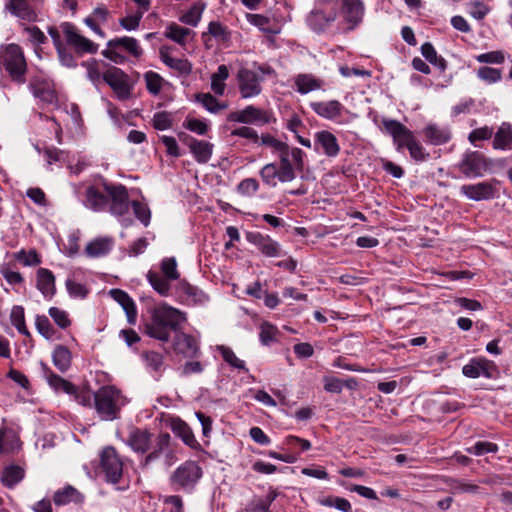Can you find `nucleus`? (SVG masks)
<instances>
[{
    "mask_svg": "<svg viewBox=\"0 0 512 512\" xmlns=\"http://www.w3.org/2000/svg\"><path fill=\"white\" fill-rule=\"evenodd\" d=\"M136 218L141 221L144 226H148L151 219L150 209L146 204L139 201H133L131 203Z\"/></svg>",
    "mask_w": 512,
    "mask_h": 512,
    "instance_id": "nucleus-57",
    "label": "nucleus"
},
{
    "mask_svg": "<svg viewBox=\"0 0 512 512\" xmlns=\"http://www.w3.org/2000/svg\"><path fill=\"white\" fill-rule=\"evenodd\" d=\"M248 21L258 27L261 31L269 34H278V29H273L270 27V20L266 16L260 14H248Z\"/></svg>",
    "mask_w": 512,
    "mask_h": 512,
    "instance_id": "nucleus-50",
    "label": "nucleus"
},
{
    "mask_svg": "<svg viewBox=\"0 0 512 512\" xmlns=\"http://www.w3.org/2000/svg\"><path fill=\"white\" fill-rule=\"evenodd\" d=\"M101 468L106 480L118 483L123 474V462L113 447H106L101 454Z\"/></svg>",
    "mask_w": 512,
    "mask_h": 512,
    "instance_id": "nucleus-11",
    "label": "nucleus"
},
{
    "mask_svg": "<svg viewBox=\"0 0 512 512\" xmlns=\"http://www.w3.org/2000/svg\"><path fill=\"white\" fill-rule=\"evenodd\" d=\"M187 305H205L209 296L199 288L185 283L181 287Z\"/></svg>",
    "mask_w": 512,
    "mask_h": 512,
    "instance_id": "nucleus-33",
    "label": "nucleus"
},
{
    "mask_svg": "<svg viewBox=\"0 0 512 512\" xmlns=\"http://www.w3.org/2000/svg\"><path fill=\"white\" fill-rule=\"evenodd\" d=\"M310 107L319 117L330 121H337L344 110V106L338 100L311 102Z\"/></svg>",
    "mask_w": 512,
    "mask_h": 512,
    "instance_id": "nucleus-16",
    "label": "nucleus"
},
{
    "mask_svg": "<svg viewBox=\"0 0 512 512\" xmlns=\"http://www.w3.org/2000/svg\"><path fill=\"white\" fill-rule=\"evenodd\" d=\"M383 126L385 131L392 136L398 151L407 148L415 139L413 132L397 120L384 119Z\"/></svg>",
    "mask_w": 512,
    "mask_h": 512,
    "instance_id": "nucleus-12",
    "label": "nucleus"
},
{
    "mask_svg": "<svg viewBox=\"0 0 512 512\" xmlns=\"http://www.w3.org/2000/svg\"><path fill=\"white\" fill-rule=\"evenodd\" d=\"M296 90L300 94H307L312 91L320 90L324 86V80L317 78L313 74H298L294 80Z\"/></svg>",
    "mask_w": 512,
    "mask_h": 512,
    "instance_id": "nucleus-26",
    "label": "nucleus"
},
{
    "mask_svg": "<svg viewBox=\"0 0 512 512\" xmlns=\"http://www.w3.org/2000/svg\"><path fill=\"white\" fill-rule=\"evenodd\" d=\"M108 199L102 194L99 190H97L94 186H89L86 189V207L94 210V211H102L107 206Z\"/></svg>",
    "mask_w": 512,
    "mask_h": 512,
    "instance_id": "nucleus-34",
    "label": "nucleus"
},
{
    "mask_svg": "<svg viewBox=\"0 0 512 512\" xmlns=\"http://www.w3.org/2000/svg\"><path fill=\"white\" fill-rule=\"evenodd\" d=\"M161 271L169 280H177L179 278V272L177 270V263L175 258H165L161 262Z\"/></svg>",
    "mask_w": 512,
    "mask_h": 512,
    "instance_id": "nucleus-59",
    "label": "nucleus"
},
{
    "mask_svg": "<svg viewBox=\"0 0 512 512\" xmlns=\"http://www.w3.org/2000/svg\"><path fill=\"white\" fill-rule=\"evenodd\" d=\"M60 27L67 44L71 46L78 55L85 53L95 54L98 51V45L81 35L74 24L64 22Z\"/></svg>",
    "mask_w": 512,
    "mask_h": 512,
    "instance_id": "nucleus-8",
    "label": "nucleus"
},
{
    "mask_svg": "<svg viewBox=\"0 0 512 512\" xmlns=\"http://www.w3.org/2000/svg\"><path fill=\"white\" fill-rule=\"evenodd\" d=\"M421 53L429 63L436 66L440 71L443 72L446 70V60L443 57L437 55L434 46L430 42H426L421 46Z\"/></svg>",
    "mask_w": 512,
    "mask_h": 512,
    "instance_id": "nucleus-38",
    "label": "nucleus"
},
{
    "mask_svg": "<svg viewBox=\"0 0 512 512\" xmlns=\"http://www.w3.org/2000/svg\"><path fill=\"white\" fill-rule=\"evenodd\" d=\"M173 349L176 353L182 354L184 357L192 358L197 356L199 346L197 340L186 333L176 332Z\"/></svg>",
    "mask_w": 512,
    "mask_h": 512,
    "instance_id": "nucleus-19",
    "label": "nucleus"
},
{
    "mask_svg": "<svg viewBox=\"0 0 512 512\" xmlns=\"http://www.w3.org/2000/svg\"><path fill=\"white\" fill-rule=\"evenodd\" d=\"M142 17L141 12H134L131 15L121 18L119 24L127 31L136 30L139 27Z\"/></svg>",
    "mask_w": 512,
    "mask_h": 512,
    "instance_id": "nucleus-64",
    "label": "nucleus"
},
{
    "mask_svg": "<svg viewBox=\"0 0 512 512\" xmlns=\"http://www.w3.org/2000/svg\"><path fill=\"white\" fill-rule=\"evenodd\" d=\"M192 34H194L192 30L179 26L175 23L168 25L165 31V36L168 39H171L182 46L185 45L187 37Z\"/></svg>",
    "mask_w": 512,
    "mask_h": 512,
    "instance_id": "nucleus-40",
    "label": "nucleus"
},
{
    "mask_svg": "<svg viewBox=\"0 0 512 512\" xmlns=\"http://www.w3.org/2000/svg\"><path fill=\"white\" fill-rule=\"evenodd\" d=\"M94 407L102 420L112 421L118 418L126 398L114 386H103L93 394Z\"/></svg>",
    "mask_w": 512,
    "mask_h": 512,
    "instance_id": "nucleus-2",
    "label": "nucleus"
},
{
    "mask_svg": "<svg viewBox=\"0 0 512 512\" xmlns=\"http://www.w3.org/2000/svg\"><path fill=\"white\" fill-rule=\"evenodd\" d=\"M147 278L153 289L157 291L161 296L169 295L171 289L169 279L162 277L160 274L152 271L148 272Z\"/></svg>",
    "mask_w": 512,
    "mask_h": 512,
    "instance_id": "nucleus-41",
    "label": "nucleus"
},
{
    "mask_svg": "<svg viewBox=\"0 0 512 512\" xmlns=\"http://www.w3.org/2000/svg\"><path fill=\"white\" fill-rule=\"evenodd\" d=\"M23 477L24 470L17 465H11L3 470L1 481L4 486L13 488L23 479Z\"/></svg>",
    "mask_w": 512,
    "mask_h": 512,
    "instance_id": "nucleus-36",
    "label": "nucleus"
},
{
    "mask_svg": "<svg viewBox=\"0 0 512 512\" xmlns=\"http://www.w3.org/2000/svg\"><path fill=\"white\" fill-rule=\"evenodd\" d=\"M264 255L268 257H278L281 255L280 245L268 237L258 248Z\"/></svg>",
    "mask_w": 512,
    "mask_h": 512,
    "instance_id": "nucleus-61",
    "label": "nucleus"
},
{
    "mask_svg": "<svg viewBox=\"0 0 512 512\" xmlns=\"http://www.w3.org/2000/svg\"><path fill=\"white\" fill-rule=\"evenodd\" d=\"M105 190L111 198L110 212L115 216H123L129 211V195L123 185H106Z\"/></svg>",
    "mask_w": 512,
    "mask_h": 512,
    "instance_id": "nucleus-13",
    "label": "nucleus"
},
{
    "mask_svg": "<svg viewBox=\"0 0 512 512\" xmlns=\"http://www.w3.org/2000/svg\"><path fill=\"white\" fill-rule=\"evenodd\" d=\"M259 182L255 178H245L237 185V192L245 197H252L259 190Z\"/></svg>",
    "mask_w": 512,
    "mask_h": 512,
    "instance_id": "nucleus-49",
    "label": "nucleus"
},
{
    "mask_svg": "<svg viewBox=\"0 0 512 512\" xmlns=\"http://www.w3.org/2000/svg\"><path fill=\"white\" fill-rule=\"evenodd\" d=\"M228 120L245 124H269L276 121L272 112L259 109L253 105H249L240 111L231 112L228 115Z\"/></svg>",
    "mask_w": 512,
    "mask_h": 512,
    "instance_id": "nucleus-10",
    "label": "nucleus"
},
{
    "mask_svg": "<svg viewBox=\"0 0 512 512\" xmlns=\"http://www.w3.org/2000/svg\"><path fill=\"white\" fill-rule=\"evenodd\" d=\"M52 360L58 370L65 372L71 366L72 355L67 347L58 345L53 351Z\"/></svg>",
    "mask_w": 512,
    "mask_h": 512,
    "instance_id": "nucleus-35",
    "label": "nucleus"
},
{
    "mask_svg": "<svg viewBox=\"0 0 512 512\" xmlns=\"http://www.w3.org/2000/svg\"><path fill=\"white\" fill-rule=\"evenodd\" d=\"M10 319L12 325L17 329L19 333H21L24 336L30 337V332L28 331L25 324L24 309L21 306L13 307Z\"/></svg>",
    "mask_w": 512,
    "mask_h": 512,
    "instance_id": "nucleus-43",
    "label": "nucleus"
},
{
    "mask_svg": "<svg viewBox=\"0 0 512 512\" xmlns=\"http://www.w3.org/2000/svg\"><path fill=\"white\" fill-rule=\"evenodd\" d=\"M477 76L481 80H483L489 84H492V83H496L501 80L502 73H501V70H499V69L484 66V67H480L478 69Z\"/></svg>",
    "mask_w": 512,
    "mask_h": 512,
    "instance_id": "nucleus-55",
    "label": "nucleus"
},
{
    "mask_svg": "<svg viewBox=\"0 0 512 512\" xmlns=\"http://www.w3.org/2000/svg\"><path fill=\"white\" fill-rule=\"evenodd\" d=\"M84 496L73 486L67 485L57 490L53 495V502L57 506H63L70 503L81 504Z\"/></svg>",
    "mask_w": 512,
    "mask_h": 512,
    "instance_id": "nucleus-25",
    "label": "nucleus"
},
{
    "mask_svg": "<svg viewBox=\"0 0 512 512\" xmlns=\"http://www.w3.org/2000/svg\"><path fill=\"white\" fill-rule=\"evenodd\" d=\"M147 369L156 373H162L164 370V358L163 355L155 351H146L141 354Z\"/></svg>",
    "mask_w": 512,
    "mask_h": 512,
    "instance_id": "nucleus-39",
    "label": "nucleus"
},
{
    "mask_svg": "<svg viewBox=\"0 0 512 512\" xmlns=\"http://www.w3.org/2000/svg\"><path fill=\"white\" fill-rule=\"evenodd\" d=\"M240 95L244 99L256 97L261 94V83L264 80L257 71L250 68H240L236 75Z\"/></svg>",
    "mask_w": 512,
    "mask_h": 512,
    "instance_id": "nucleus-6",
    "label": "nucleus"
},
{
    "mask_svg": "<svg viewBox=\"0 0 512 512\" xmlns=\"http://www.w3.org/2000/svg\"><path fill=\"white\" fill-rule=\"evenodd\" d=\"M466 451L469 454L481 456L486 453H496L498 451V446L492 442L479 441L474 446L467 448Z\"/></svg>",
    "mask_w": 512,
    "mask_h": 512,
    "instance_id": "nucleus-58",
    "label": "nucleus"
},
{
    "mask_svg": "<svg viewBox=\"0 0 512 512\" xmlns=\"http://www.w3.org/2000/svg\"><path fill=\"white\" fill-rule=\"evenodd\" d=\"M458 168L466 178H478L489 170L490 163L482 153L470 151L462 156Z\"/></svg>",
    "mask_w": 512,
    "mask_h": 512,
    "instance_id": "nucleus-7",
    "label": "nucleus"
},
{
    "mask_svg": "<svg viewBox=\"0 0 512 512\" xmlns=\"http://www.w3.org/2000/svg\"><path fill=\"white\" fill-rule=\"evenodd\" d=\"M489 367L490 362L488 360L483 358L473 359L463 367L462 372L469 378L490 377Z\"/></svg>",
    "mask_w": 512,
    "mask_h": 512,
    "instance_id": "nucleus-32",
    "label": "nucleus"
},
{
    "mask_svg": "<svg viewBox=\"0 0 512 512\" xmlns=\"http://www.w3.org/2000/svg\"><path fill=\"white\" fill-rule=\"evenodd\" d=\"M109 294L124 309L128 322L130 324H134L136 321L137 310L133 299L121 289H111Z\"/></svg>",
    "mask_w": 512,
    "mask_h": 512,
    "instance_id": "nucleus-23",
    "label": "nucleus"
},
{
    "mask_svg": "<svg viewBox=\"0 0 512 512\" xmlns=\"http://www.w3.org/2000/svg\"><path fill=\"white\" fill-rule=\"evenodd\" d=\"M171 436L168 433H161L156 438V445L153 450L148 453L141 465L144 467L149 466L152 462L158 460L161 454L166 453L167 457L173 458V453L170 451Z\"/></svg>",
    "mask_w": 512,
    "mask_h": 512,
    "instance_id": "nucleus-21",
    "label": "nucleus"
},
{
    "mask_svg": "<svg viewBox=\"0 0 512 512\" xmlns=\"http://www.w3.org/2000/svg\"><path fill=\"white\" fill-rule=\"evenodd\" d=\"M313 147L316 152L330 158H335L340 152L338 139L328 130H321L314 134Z\"/></svg>",
    "mask_w": 512,
    "mask_h": 512,
    "instance_id": "nucleus-14",
    "label": "nucleus"
},
{
    "mask_svg": "<svg viewBox=\"0 0 512 512\" xmlns=\"http://www.w3.org/2000/svg\"><path fill=\"white\" fill-rule=\"evenodd\" d=\"M171 429L174 434L182 439V441L190 448L197 449L199 443L196 440L191 428L180 418L173 419Z\"/></svg>",
    "mask_w": 512,
    "mask_h": 512,
    "instance_id": "nucleus-29",
    "label": "nucleus"
},
{
    "mask_svg": "<svg viewBox=\"0 0 512 512\" xmlns=\"http://www.w3.org/2000/svg\"><path fill=\"white\" fill-rule=\"evenodd\" d=\"M185 321V313L167 304H161L151 311V319L145 324V332L152 338L168 342L170 333L177 332Z\"/></svg>",
    "mask_w": 512,
    "mask_h": 512,
    "instance_id": "nucleus-1",
    "label": "nucleus"
},
{
    "mask_svg": "<svg viewBox=\"0 0 512 512\" xmlns=\"http://www.w3.org/2000/svg\"><path fill=\"white\" fill-rule=\"evenodd\" d=\"M152 434L145 429L132 428L126 444L136 453L145 454L151 448Z\"/></svg>",
    "mask_w": 512,
    "mask_h": 512,
    "instance_id": "nucleus-17",
    "label": "nucleus"
},
{
    "mask_svg": "<svg viewBox=\"0 0 512 512\" xmlns=\"http://www.w3.org/2000/svg\"><path fill=\"white\" fill-rule=\"evenodd\" d=\"M113 247V240L110 237L97 238L89 242L85 247V253L91 258H98L107 255Z\"/></svg>",
    "mask_w": 512,
    "mask_h": 512,
    "instance_id": "nucleus-30",
    "label": "nucleus"
},
{
    "mask_svg": "<svg viewBox=\"0 0 512 512\" xmlns=\"http://www.w3.org/2000/svg\"><path fill=\"white\" fill-rule=\"evenodd\" d=\"M225 362L231 367L239 370H246L245 362L239 359L230 347L220 345L217 347Z\"/></svg>",
    "mask_w": 512,
    "mask_h": 512,
    "instance_id": "nucleus-47",
    "label": "nucleus"
},
{
    "mask_svg": "<svg viewBox=\"0 0 512 512\" xmlns=\"http://www.w3.org/2000/svg\"><path fill=\"white\" fill-rule=\"evenodd\" d=\"M35 327L38 333L42 335L45 339L51 340L54 338L56 331L47 316L36 315Z\"/></svg>",
    "mask_w": 512,
    "mask_h": 512,
    "instance_id": "nucleus-44",
    "label": "nucleus"
},
{
    "mask_svg": "<svg viewBox=\"0 0 512 512\" xmlns=\"http://www.w3.org/2000/svg\"><path fill=\"white\" fill-rule=\"evenodd\" d=\"M196 100L201 103L206 110L211 113H218L221 110L227 108L225 103H220L213 95L210 93H199L196 95Z\"/></svg>",
    "mask_w": 512,
    "mask_h": 512,
    "instance_id": "nucleus-42",
    "label": "nucleus"
},
{
    "mask_svg": "<svg viewBox=\"0 0 512 512\" xmlns=\"http://www.w3.org/2000/svg\"><path fill=\"white\" fill-rule=\"evenodd\" d=\"M319 503L322 506L326 507H334L339 511L342 512H352V506L350 502L342 497L337 496H327L324 498L319 499Z\"/></svg>",
    "mask_w": 512,
    "mask_h": 512,
    "instance_id": "nucleus-46",
    "label": "nucleus"
},
{
    "mask_svg": "<svg viewBox=\"0 0 512 512\" xmlns=\"http://www.w3.org/2000/svg\"><path fill=\"white\" fill-rule=\"evenodd\" d=\"M172 51L173 47L171 46H162L160 48L159 54L162 62L181 74H189L192 70L191 63L187 59L173 57L171 55Z\"/></svg>",
    "mask_w": 512,
    "mask_h": 512,
    "instance_id": "nucleus-22",
    "label": "nucleus"
},
{
    "mask_svg": "<svg viewBox=\"0 0 512 512\" xmlns=\"http://www.w3.org/2000/svg\"><path fill=\"white\" fill-rule=\"evenodd\" d=\"M82 66L86 68L88 79L94 84L98 85L103 80V73L99 69V63L97 60H89L82 63Z\"/></svg>",
    "mask_w": 512,
    "mask_h": 512,
    "instance_id": "nucleus-52",
    "label": "nucleus"
},
{
    "mask_svg": "<svg viewBox=\"0 0 512 512\" xmlns=\"http://www.w3.org/2000/svg\"><path fill=\"white\" fill-rule=\"evenodd\" d=\"M47 381L55 390H62L67 394L76 393V386L74 384L52 372L47 376Z\"/></svg>",
    "mask_w": 512,
    "mask_h": 512,
    "instance_id": "nucleus-45",
    "label": "nucleus"
},
{
    "mask_svg": "<svg viewBox=\"0 0 512 512\" xmlns=\"http://www.w3.org/2000/svg\"><path fill=\"white\" fill-rule=\"evenodd\" d=\"M449 486L454 493L476 494L479 492L478 485L465 482L464 480L450 479Z\"/></svg>",
    "mask_w": 512,
    "mask_h": 512,
    "instance_id": "nucleus-53",
    "label": "nucleus"
},
{
    "mask_svg": "<svg viewBox=\"0 0 512 512\" xmlns=\"http://www.w3.org/2000/svg\"><path fill=\"white\" fill-rule=\"evenodd\" d=\"M48 314L53 319L55 324L61 329H66L71 325L69 314L63 309L58 307H51L48 310Z\"/></svg>",
    "mask_w": 512,
    "mask_h": 512,
    "instance_id": "nucleus-51",
    "label": "nucleus"
},
{
    "mask_svg": "<svg viewBox=\"0 0 512 512\" xmlns=\"http://www.w3.org/2000/svg\"><path fill=\"white\" fill-rule=\"evenodd\" d=\"M190 152L199 164H206L212 157L214 145L204 140H198L185 135L184 140Z\"/></svg>",
    "mask_w": 512,
    "mask_h": 512,
    "instance_id": "nucleus-18",
    "label": "nucleus"
},
{
    "mask_svg": "<svg viewBox=\"0 0 512 512\" xmlns=\"http://www.w3.org/2000/svg\"><path fill=\"white\" fill-rule=\"evenodd\" d=\"M342 15L347 23L350 24V29L355 28L363 18L364 4L361 0H343Z\"/></svg>",
    "mask_w": 512,
    "mask_h": 512,
    "instance_id": "nucleus-20",
    "label": "nucleus"
},
{
    "mask_svg": "<svg viewBox=\"0 0 512 512\" xmlns=\"http://www.w3.org/2000/svg\"><path fill=\"white\" fill-rule=\"evenodd\" d=\"M144 79L146 82L147 90L151 94L157 95L161 91L163 78L159 74L153 71H149L145 73Z\"/></svg>",
    "mask_w": 512,
    "mask_h": 512,
    "instance_id": "nucleus-54",
    "label": "nucleus"
},
{
    "mask_svg": "<svg viewBox=\"0 0 512 512\" xmlns=\"http://www.w3.org/2000/svg\"><path fill=\"white\" fill-rule=\"evenodd\" d=\"M37 288L46 298H52L55 294V278L53 273L45 268L37 271Z\"/></svg>",
    "mask_w": 512,
    "mask_h": 512,
    "instance_id": "nucleus-28",
    "label": "nucleus"
},
{
    "mask_svg": "<svg viewBox=\"0 0 512 512\" xmlns=\"http://www.w3.org/2000/svg\"><path fill=\"white\" fill-rule=\"evenodd\" d=\"M33 95L47 104L57 102V95L51 83L45 80L35 79L30 84Z\"/></svg>",
    "mask_w": 512,
    "mask_h": 512,
    "instance_id": "nucleus-24",
    "label": "nucleus"
},
{
    "mask_svg": "<svg viewBox=\"0 0 512 512\" xmlns=\"http://www.w3.org/2000/svg\"><path fill=\"white\" fill-rule=\"evenodd\" d=\"M278 170L275 163H268L264 165L259 171L262 181L271 187H276L278 180Z\"/></svg>",
    "mask_w": 512,
    "mask_h": 512,
    "instance_id": "nucleus-48",
    "label": "nucleus"
},
{
    "mask_svg": "<svg viewBox=\"0 0 512 512\" xmlns=\"http://www.w3.org/2000/svg\"><path fill=\"white\" fill-rule=\"evenodd\" d=\"M5 9L22 19L29 20L32 16V11L27 0H7Z\"/></svg>",
    "mask_w": 512,
    "mask_h": 512,
    "instance_id": "nucleus-37",
    "label": "nucleus"
},
{
    "mask_svg": "<svg viewBox=\"0 0 512 512\" xmlns=\"http://www.w3.org/2000/svg\"><path fill=\"white\" fill-rule=\"evenodd\" d=\"M66 288L69 295L74 298H85L88 294V289L83 284L72 279L66 280Z\"/></svg>",
    "mask_w": 512,
    "mask_h": 512,
    "instance_id": "nucleus-63",
    "label": "nucleus"
},
{
    "mask_svg": "<svg viewBox=\"0 0 512 512\" xmlns=\"http://www.w3.org/2000/svg\"><path fill=\"white\" fill-rule=\"evenodd\" d=\"M423 134L432 145H442L447 143L451 138V132L446 127L437 124H428L423 130Z\"/></svg>",
    "mask_w": 512,
    "mask_h": 512,
    "instance_id": "nucleus-27",
    "label": "nucleus"
},
{
    "mask_svg": "<svg viewBox=\"0 0 512 512\" xmlns=\"http://www.w3.org/2000/svg\"><path fill=\"white\" fill-rule=\"evenodd\" d=\"M103 81L107 83L120 100H126L131 95L132 86L129 77L120 68L110 66L103 73Z\"/></svg>",
    "mask_w": 512,
    "mask_h": 512,
    "instance_id": "nucleus-9",
    "label": "nucleus"
},
{
    "mask_svg": "<svg viewBox=\"0 0 512 512\" xmlns=\"http://www.w3.org/2000/svg\"><path fill=\"white\" fill-rule=\"evenodd\" d=\"M122 51H126L136 58H139L143 53L139 42L135 38L123 36L109 40L106 48L102 51V55L116 64H123L126 57L121 53Z\"/></svg>",
    "mask_w": 512,
    "mask_h": 512,
    "instance_id": "nucleus-4",
    "label": "nucleus"
},
{
    "mask_svg": "<svg viewBox=\"0 0 512 512\" xmlns=\"http://www.w3.org/2000/svg\"><path fill=\"white\" fill-rule=\"evenodd\" d=\"M493 148L499 150L512 149V126L510 123L503 122L495 133Z\"/></svg>",
    "mask_w": 512,
    "mask_h": 512,
    "instance_id": "nucleus-31",
    "label": "nucleus"
},
{
    "mask_svg": "<svg viewBox=\"0 0 512 512\" xmlns=\"http://www.w3.org/2000/svg\"><path fill=\"white\" fill-rule=\"evenodd\" d=\"M278 330L270 323H263L260 326V340L264 345H268L276 340Z\"/></svg>",
    "mask_w": 512,
    "mask_h": 512,
    "instance_id": "nucleus-60",
    "label": "nucleus"
},
{
    "mask_svg": "<svg viewBox=\"0 0 512 512\" xmlns=\"http://www.w3.org/2000/svg\"><path fill=\"white\" fill-rule=\"evenodd\" d=\"M0 64L6 69L11 78L24 83L27 70L24 53L17 44H9L0 54Z\"/></svg>",
    "mask_w": 512,
    "mask_h": 512,
    "instance_id": "nucleus-5",
    "label": "nucleus"
},
{
    "mask_svg": "<svg viewBox=\"0 0 512 512\" xmlns=\"http://www.w3.org/2000/svg\"><path fill=\"white\" fill-rule=\"evenodd\" d=\"M203 472L196 461L187 460L178 466L170 475L169 483L175 491L192 492Z\"/></svg>",
    "mask_w": 512,
    "mask_h": 512,
    "instance_id": "nucleus-3",
    "label": "nucleus"
},
{
    "mask_svg": "<svg viewBox=\"0 0 512 512\" xmlns=\"http://www.w3.org/2000/svg\"><path fill=\"white\" fill-rule=\"evenodd\" d=\"M460 191L466 198L473 201L489 200L495 196L493 183L486 181L462 185Z\"/></svg>",
    "mask_w": 512,
    "mask_h": 512,
    "instance_id": "nucleus-15",
    "label": "nucleus"
},
{
    "mask_svg": "<svg viewBox=\"0 0 512 512\" xmlns=\"http://www.w3.org/2000/svg\"><path fill=\"white\" fill-rule=\"evenodd\" d=\"M202 11L203 7L194 5L180 17V21L184 24L195 27L201 20Z\"/></svg>",
    "mask_w": 512,
    "mask_h": 512,
    "instance_id": "nucleus-56",
    "label": "nucleus"
},
{
    "mask_svg": "<svg viewBox=\"0 0 512 512\" xmlns=\"http://www.w3.org/2000/svg\"><path fill=\"white\" fill-rule=\"evenodd\" d=\"M15 258L25 266H34L41 262L35 250H30L29 252L21 250L15 254Z\"/></svg>",
    "mask_w": 512,
    "mask_h": 512,
    "instance_id": "nucleus-62",
    "label": "nucleus"
}]
</instances>
